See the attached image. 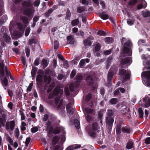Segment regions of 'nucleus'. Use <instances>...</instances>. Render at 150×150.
<instances>
[{
	"label": "nucleus",
	"mask_w": 150,
	"mask_h": 150,
	"mask_svg": "<svg viewBox=\"0 0 150 150\" xmlns=\"http://www.w3.org/2000/svg\"><path fill=\"white\" fill-rule=\"evenodd\" d=\"M116 110L115 109H108L105 117V122L108 129V132L110 133L112 129L115 117V112Z\"/></svg>",
	"instance_id": "obj_1"
},
{
	"label": "nucleus",
	"mask_w": 150,
	"mask_h": 150,
	"mask_svg": "<svg viewBox=\"0 0 150 150\" xmlns=\"http://www.w3.org/2000/svg\"><path fill=\"white\" fill-rule=\"evenodd\" d=\"M35 10L30 8H27L23 11L24 14L29 17H31L33 15Z\"/></svg>",
	"instance_id": "obj_7"
},
{
	"label": "nucleus",
	"mask_w": 150,
	"mask_h": 150,
	"mask_svg": "<svg viewBox=\"0 0 150 150\" xmlns=\"http://www.w3.org/2000/svg\"><path fill=\"white\" fill-rule=\"evenodd\" d=\"M44 78L43 70L40 69L38 70V74L36 76V82L37 86L39 88L42 87Z\"/></svg>",
	"instance_id": "obj_4"
},
{
	"label": "nucleus",
	"mask_w": 150,
	"mask_h": 150,
	"mask_svg": "<svg viewBox=\"0 0 150 150\" xmlns=\"http://www.w3.org/2000/svg\"><path fill=\"white\" fill-rule=\"evenodd\" d=\"M40 59L39 57L36 58L34 61V65L36 66L40 64Z\"/></svg>",
	"instance_id": "obj_55"
},
{
	"label": "nucleus",
	"mask_w": 150,
	"mask_h": 150,
	"mask_svg": "<svg viewBox=\"0 0 150 150\" xmlns=\"http://www.w3.org/2000/svg\"><path fill=\"white\" fill-rule=\"evenodd\" d=\"M92 130H90L88 132V134L91 136L93 137H95L96 136V133H95Z\"/></svg>",
	"instance_id": "obj_40"
},
{
	"label": "nucleus",
	"mask_w": 150,
	"mask_h": 150,
	"mask_svg": "<svg viewBox=\"0 0 150 150\" xmlns=\"http://www.w3.org/2000/svg\"><path fill=\"white\" fill-rule=\"evenodd\" d=\"M60 132V130L58 127H57L54 129H53L52 132L54 134H59Z\"/></svg>",
	"instance_id": "obj_50"
},
{
	"label": "nucleus",
	"mask_w": 150,
	"mask_h": 150,
	"mask_svg": "<svg viewBox=\"0 0 150 150\" xmlns=\"http://www.w3.org/2000/svg\"><path fill=\"white\" fill-rule=\"evenodd\" d=\"M37 41L35 38H32L29 41V44L31 45L33 43H36L37 42Z\"/></svg>",
	"instance_id": "obj_51"
},
{
	"label": "nucleus",
	"mask_w": 150,
	"mask_h": 150,
	"mask_svg": "<svg viewBox=\"0 0 150 150\" xmlns=\"http://www.w3.org/2000/svg\"><path fill=\"white\" fill-rule=\"evenodd\" d=\"M118 102L117 99L116 98H113L109 100V103L111 105H115Z\"/></svg>",
	"instance_id": "obj_27"
},
{
	"label": "nucleus",
	"mask_w": 150,
	"mask_h": 150,
	"mask_svg": "<svg viewBox=\"0 0 150 150\" xmlns=\"http://www.w3.org/2000/svg\"><path fill=\"white\" fill-rule=\"evenodd\" d=\"M131 59L130 57H125L122 59L120 61V63L122 65H124L130 62Z\"/></svg>",
	"instance_id": "obj_18"
},
{
	"label": "nucleus",
	"mask_w": 150,
	"mask_h": 150,
	"mask_svg": "<svg viewBox=\"0 0 150 150\" xmlns=\"http://www.w3.org/2000/svg\"><path fill=\"white\" fill-rule=\"evenodd\" d=\"M30 30V29L28 27H27L25 33V36H27L29 34Z\"/></svg>",
	"instance_id": "obj_58"
},
{
	"label": "nucleus",
	"mask_w": 150,
	"mask_h": 150,
	"mask_svg": "<svg viewBox=\"0 0 150 150\" xmlns=\"http://www.w3.org/2000/svg\"><path fill=\"white\" fill-rule=\"evenodd\" d=\"M96 78L94 73L92 71L90 72L85 79L87 84L88 85L92 86L93 90L95 89L96 88Z\"/></svg>",
	"instance_id": "obj_3"
},
{
	"label": "nucleus",
	"mask_w": 150,
	"mask_h": 150,
	"mask_svg": "<svg viewBox=\"0 0 150 150\" xmlns=\"http://www.w3.org/2000/svg\"><path fill=\"white\" fill-rule=\"evenodd\" d=\"M79 23V18H77L71 21V25L72 26H75L78 25Z\"/></svg>",
	"instance_id": "obj_25"
},
{
	"label": "nucleus",
	"mask_w": 150,
	"mask_h": 150,
	"mask_svg": "<svg viewBox=\"0 0 150 150\" xmlns=\"http://www.w3.org/2000/svg\"><path fill=\"white\" fill-rule=\"evenodd\" d=\"M144 106L146 108L150 106V98H149L147 101L144 104Z\"/></svg>",
	"instance_id": "obj_62"
},
{
	"label": "nucleus",
	"mask_w": 150,
	"mask_h": 150,
	"mask_svg": "<svg viewBox=\"0 0 150 150\" xmlns=\"http://www.w3.org/2000/svg\"><path fill=\"white\" fill-rule=\"evenodd\" d=\"M31 138L30 137H28L26 138L25 142V146L27 147L30 142Z\"/></svg>",
	"instance_id": "obj_57"
},
{
	"label": "nucleus",
	"mask_w": 150,
	"mask_h": 150,
	"mask_svg": "<svg viewBox=\"0 0 150 150\" xmlns=\"http://www.w3.org/2000/svg\"><path fill=\"white\" fill-rule=\"evenodd\" d=\"M143 16L145 18L149 16H150V11H147L143 13Z\"/></svg>",
	"instance_id": "obj_61"
},
{
	"label": "nucleus",
	"mask_w": 150,
	"mask_h": 150,
	"mask_svg": "<svg viewBox=\"0 0 150 150\" xmlns=\"http://www.w3.org/2000/svg\"><path fill=\"white\" fill-rule=\"evenodd\" d=\"M15 126V121L12 120L10 122H8L6 123V127L7 129H10L11 131H13L14 129Z\"/></svg>",
	"instance_id": "obj_6"
},
{
	"label": "nucleus",
	"mask_w": 150,
	"mask_h": 150,
	"mask_svg": "<svg viewBox=\"0 0 150 150\" xmlns=\"http://www.w3.org/2000/svg\"><path fill=\"white\" fill-rule=\"evenodd\" d=\"M105 12L103 11L101 13H98L99 16L103 20H106L109 18V16L108 14L105 13Z\"/></svg>",
	"instance_id": "obj_15"
},
{
	"label": "nucleus",
	"mask_w": 150,
	"mask_h": 150,
	"mask_svg": "<svg viewBox=\"0 0 150 150\" xmlns=\"http://www.w3.org/2000/svg\"><path fill=\"white\" fill-rule=\"evenodd\" d=\"M92 97V95L91 93H88L86 96L85 100L86 101H89L91 99Z\"/></svg>",
	"instance_id": "obj_54"
},
{
	"label": "nucleus",
	"mask_w": 150,
	"mask_h": 150,
	"mask_svg": "<svg viewBox=\"0 0 150 150\" xmlns=\"http://www.w3.org/2000/svg\"><path fill=\"white\" fill-rule=\"evenodd\" d=\"M13 35L15 37L18 38H20L22 35V34L21 32L18 31H16L14 32Z\"/></svg>",
	"instance_id": "obj_39"
},
{
	"label": "nucleus",
	"mask_w": 150,
	"mask_h": 150,
	"mask_svg": "<svg viewBox=\"0 0 150 150\" xmlns=\"http://www.w3.org/2000/svg\"><path fill=\"white\" fill-rule=\"evenodd\" d=\"M132 45V43L130 42H126L124 43V47L130 48Z\"/></svg>",
	"instance_id": "obj_41"
},
{
	"label": "nucleus",
	"mask_w": 150,
	"mask_h": 150,
	"mask_svg": "<svg viewBox=\"0 0 150 150\" xmlns=\"http://www.w3.org/2000/svg\"><path fill=\"white\" fill-rule=\"evenodd\" d=\"M59 139V137L57 135H56L53 137L52 140V145L53 146H54L57 143Z\"/></svg>",
	"instance_id": "obj_20"
},
{
	"label": "nucleus",
	"mask_w": 150,
	"mask_h": 150,
	"mask_svg": "<svg viewBox=\"0 0 150 150\" xmlns=\"http://www.w3.org/2000/svg\"><path fill=\"white\" fill-rule=\"evenodd\" d=\"M119 74L121 77H123V80L125 81L129 80L130 78L131 72L128 70H126L123 69H120Z\"/></svg>",
	"instance_id": "obj_5"
},
{
	"label": "nucleus",
	"mask_w": 150,
	"mask_h": 150,
	"mask_svg": "<svg viewBox=\"0 0 150 150\" xmlns=\"http://www.w3.org/2000/svg\"><path fill=\"white\" fill-rule=\"evenodd\" d=\"M114 75L111 74L110 72H108L107 76V81L108 83L107 84L108 86L111 85V82Z\"/></svg>",
	"instance_id": "obj_13"
},
{
	"label": "nucleus",
	"mask_w": 150,
	"mask_h": 150,
	"mask_svg": "<svg viewBox=\"0 0 150 150\" xmlns=\"http://www.w3.org/2000/svg\"><path fill=\"white\" fill-rule=\"evenodd\" d=\"M117 71V68L115 67H111L109 70L108 72H110L112 74L114 75L116 73Z\"/></svg>",
	"instance_id": "obj_26"
},
{
	"label": "nucleus",
	"mask_w": 150,
	"mask_h": 150,
	"mask_svg": "<svg viewBox=\"0 0 150 150\" xmlns=\"http://www.w3.org/2000/svg\"><path fill=\"white\" fill-rule=\"evenodd\" d=\"M93 114H87L85 116V118L87 121L88 122H90L94 120V118Z\"/></svg>",
	"instance_id": "obj_19"
},
{
	"label": "nucleus",
	"mask_w": 150,
	"mask_h": 150,
	"mask_svg": "<svg viewBox=\"0 0 150 150\" xmlns=\"http://www.w3.org/2000/svg\"><path fill=\"white\" fill-rule=\"evenodd\" d=\"M85 9V7L84 6H79L77 7L76 12L78 13H81L84 11Z\"/></svg>",
	"instance_id": "obj_29"
},
{
	"label": "nucleus",
	"mask_w": 150,
	"mask_h": 150,
	"mask_svg": "<svg viewBox=\"0 0 150 150\" xmlns=\"http://www.w3.org/2000/svg\"><path fill=\"white\" fill-rule=\"evenodd\" d=\"M25 52L27 57H29L30 55V49L29 47L25 48Z\"/></svg>",
	"instance_id": "obj_46"
},
{
	"label": "nucleus",
	"mask_w": 150,
	"mask_h": 150,
	"mask_svg": "<svg viewBox=\"0 0 150 150\" xmlns=\"http://www.w3.org/2000/svg\"><path fill=\"white\" fill-rule=\"evenodd\" d=\"M22 5L23 7L27 8L32 7L33 3L32 0H25L23 1Z\"/></svg>",
	"instance_id": "obj_9"
},
{
	"label": "nucleus",
	"mask_w": 150,
	"mask_h": 150,
	"mask_svg": "<svg viewBox=\"0 0 150 150\" xmlns=\"http://www.w3.org/2000/svg\"><path fill=\"white\" fill-rule=\"evenodd\" d=\"M47 129L48 130L49 133L50 134L52 133L53 131V127L51 125V122L48 121L46 123Z\"/></svg>",
	"instance_id": "obj_12"
},
{
	"label": "nucleus",
	"mask_w": 150,
	"mask_h": 150,
	"mask_svg": "<svg viewBox=\"0 0 150 150\" xmlns=\"http://www.w3.org/2000/svg\"><path fill=\"white\" fill-rule=\"evenodd\" d=\"M98 35L100 36H105L106 35V33L103 30H99L98 31L97 33Z\"/></svg>",
	"instance_id": "obj_43"
},
{
	"label": "nucleus",
	"mask_w": 150,
	"mask_h": 150,
	"mask_svg": "<svg viewBox=\"0 0 150 150\" xmlns=\"http://www.w3.org/2000/svg\"><path fill=\"white\" fill-rule=\"evenodd\" d=\"M86 64L85 60L84 59H81L79 63V67L82 68L83 66L85 65Z\"/></svg>",
	"instance_id": "obj_37"
},
{
	"label": "nucleus",
	"mask_w": 150,
	"mask_h": 150,
	"mask_svg": "<svg viewBox=\"0 0 150 150\" xmlns=\"http://www.w3.org/2000/svg\"><path fill=\"white\" fill-rule=\"evenodd\" d=\"M71 16V13L69 9H67L66 13L65 19L66 20H69Z\"/></svg>",
	"instance_id": "obj_32"
},
{
	"label": "nucleus",
	"mask_w": 150,
	"mask_h": 150,
	"mask_svg": "<svg viewBox=\"0 0 150 150\" xmlns=\"http://www.w3.org/2000/svg\"><path fill=\"white\" fill-rule=\"evenodd\" d=\"M81 81L78 80H76L74 81V83L76 88H78L80 85Z\"/></svg>",
	"instance_id": "obj_52"
},
{
	"label": "nucleus",
	"mask_w": 150,
	"mask_h": 150,
	"mask_svg": "<svg viewBox=\"0 0 150 150\" xmlns=\"http://www.w3.org/2000/svg\"><path fill=\"white\" fill-rule=\"evenodd\" d=\"M92 128L94 131H97L98 129V124L96 122H93L92 124Z\"/></svg>",
	"instance_id": "obj_30"
},
{
	"label": "nucleus",
	"mask_w": 150,
	"mask_h": 150,
	"mask_svg": "<svg viewBox=\"0 0 150 150\" xmlns=\"http://www.w3.org/2000/svg\"><path fill=\"white\" fill-rule=\"evenodd\" d=\"M132 128L128 125L125 127H123L121 129L122 132L126 134H129L130 133Z\"/></svg>",
	"instance_id": "obj_11"
},
{
	"label": "nucleus",
	"mask_w": 150,
	"mask_h": 150,
	"mask_svg": "<svg viewBox=\"0 0 150 150\" xmlns=\"http://www.w3.org/2000/svg\"><path fill=\"white\" fill-rule=\"evenodd\" d=\"M2 118H0V122L3 127L5 125V123L6 122V118L5 115H3L2 116Z\"/></svg>",
	"instance_id": "obj_21"
},
{
	"label": "nucleus",
	"mask_w": 150,
	"mask_h": 150,
	"mask_svg": "<svg viewBox=\"0 0 150 150\" xmlns=\"http://www.w3.org/2000/svg\"><path fill=\"white\" fill-rule=\"evenodd\" d=\"M76 73V70L75 69H73L70 75L71 78H73L75 76Z\"/></svg>",
	"instance_id": "obj_49"
},
{
	"label": "nucleus",
	"mask_w": 150,
	"mask_h": 150,
	"mask_svg": "<svg viewBox=\"0 0 150 150\" xmlns=\"http://www.w3.org/2000/svg\"><path fill=\"white\" fill-rule=\"evenodd\" d=\"M134 145V142L131 140H129L127 143L126 148L129 150L133 148Z\"/></svg>",
	"instance_id": "obj_14"
},
{
	"label": "nucleus",
	"mask_w": 150,
	"mask_h": 150,
	"mask_svg": "<svg viewBox=\"0 0 150 150\" xmlns=\"http://www.w3.org/2000/svg\"><path fill=\"white\" fill-rule=\"evenodd\" d=\"M85 111L87 114H93V110L88 108H86L85 109Z\"/></svg>",
	"instance_id": "obj_38"
},
{
	"label": "nucleus",
	"mask_w": 150,
	"mask_h": 150,
	"mask_svg": "<svg viewBox=\"0 0 150 150\" xmlns=\"http://www.w3.org/2000/svg\"><path fill=\"white\" fill-rule=\"evenodd\" d=\"M94 40V38L92 36L88 37L83 41V44L85 46H91L92 44L91 41Z\"/></svg>",
	"instance_id": "obj_10"
},
{
	"label": "nucleus",
	"mask_w": 150,
	"mask_h": 150,
	"mask_svg": "<svg viewBox=\"0 0 150 150\" xmlns=\"http://www.w3.org/2000/svg\"><path fill=\"white\" fill-rule=\"evenodd\" d=\"M138 111L140 115V117L142 118L143 117L144 112L142 108H139Z\"/></svg>",
	"instance_id": "obj_42"
},
{
	"label": "nucleus",
	"mask_w": 150,
	"mask_h": 150,
	"mask_svg": "<svg viewBox=\"0 0 150 150\" xmlns=\"http://www.w3.org/2000/svg\"><path fill=\"white\" fill-rule=\"evenodd\" d=\"M74 123L76 129H79L80 128V125L79 121L77 119H75L74 120Z\"/></svg>",
	"instance_id": "obj_31"
},
{
	"label": "nucleus",
	"mask_w": 150,
	"mask_h": 150,
	"mask_svg": "<svg viewBox=\"0 0 150 150\" xmlns=\"http://www.w3.org/2000/svg\"><path fill=\"white\" fill-rule=\"evenodd\" d=\"M138 1V0H130L128 3L129 6H133L135 5Z\"/></svg>",
	"instance_id": "obj_45"
},
{
	"label": "nucleus",
	"mask_w": 150,
	"mask_h": 150,
	"mask_svg": "<svg viewBox=\"0 0 150 150\" xmlns=\"http://www.w3.org/2000/svg\"><path fill=\"white\" fill-rule=\"evenodd\" d=\"M101 48V46L100 44L99 43L96 44L95 47V51L96 52L98 51Z\"/></svg>",
	"instance_id": "obj_48"
},
{
	"label": "nucleus",
	"mask_w": 150,
	"mask_h": 150,
	"mask_svg": "<svg viewBox=\"0 0 150 150\" xmlns=\"http://www.w3.org/2000/svg\"><path fill=\"white\" fill-rule=\"evenodd\" d=\"M38 69L35 67H33L31 70V74L32 77V79L33 80L36 76V73Z\"/></svg>",
	"instance_id": "obj_16"
},
{
	"label": "nucleus",
	"mask_w": 150,
	"mask_h": 150,
	"mask_svg": "<svg viewBox=\"0 0 150 150\" xmlns=\"http://www.w3.org/2000/svg\"><path fill=\"white\" fill-rule=\"evenodd\" d=\"M17 25L19 30L22 31L23 33L24 31V29L23 28V24L20 23H18L17 24Z\"/></svg>",
	"instance_id": "obj_34"
},
{
	"label": "nucleus",
	"mask_w": 150,
	"mask_h": 150,
	"mask_svg": "<svg viewBox=\"0 0 150 150\" xmlns=\"http://www.w3.org/2000/svg\"><path fill=\"white\" fill-rule=\"evenodd\" d=\"M54 150H62L61 149V146L60 145H57L56 146H53Z\"/></svg>",
	"instance_id": "obj_64"
},
{
	"label": "nucleus",
	"mask_w": 150,
	"mask_h": 150,
	"mask_svg": "<svg viewBox=\"0 0 150 150\" xmlns=\"http://www.w3.org/2000/svg\"><path fill=\"white\" fill-rule=\"evenodd\" d=\"M67 39L68 41H69V44H73L74 43V39L72 37L71 35H70L67 36Z\"/></svg>",
	"instance_id": "obj_22"
},
{
	"label": "nucleus",
	"mask_w": 150,
	"mask_h": 150,
	"mask_svg": "<svg viewBox=\"0 0 150 150\" xmlns=\"http://www.w3.org/2000/svg\"><path fill=\"white\" fill-rule=\"evenodd\" d=\"M0 78L1 84L5 90H6L8 84V78L5 75L4 65L3 62H0Z\"/></svg>",
	"instance_id": "obj_2"
},
{
	"label": "nucleus",
	"mask_w": 150,
	"mask_h": 150,
	"mask_svg": "<svg viewBox=\"0 0 150 150\" xmlns=\"http://www.w3.org/2000/svg\"><path fill=\"white\" fill-rule=\"evenodd\" d=\"M105 40L106 42L109 43H112L113 41V38L111 37H107L105 38Z\"/></svg>",
	"instance_id": "obj_35"
},
{
	"label": "nucleus",
	"mask_w": 150,
	"mask_h": 150,
	"mask_svg": "<svg viewBox=\"0 0 150 150\" xmlns=\"http://www.w3.org/2000/svg\"><path fill=\"white\" fill-rule=\"evenodd\" d=\"M7 19V16L4 15L2 16L1 17V19L0 20V22L1 23L3 24L4 22Z\"/></svg>",
	"instance_id": "obj_47"
},
{
	"label": "nucleus",
	"mask_w": 150,
	"mask_h": 150,
	"mask_svg": "<svg viewBox=\"0 0 150 150\" xmlns=\"http://www.w3.org/2000/svg\"><path fill=\"white\" fill-rule=\"evenodd\" d=\"M67 112L69 113L70 114H73L75 110L74 108H72L68 110H67Z\"/></svg>",
	"instance_id": "obj_56"
},
{
	"label": "nucleus",
	"mask_w": 150,
	"mask_h": 150,
	"mask_svg": "<svg viewBox=\"0 0 150 150\" xmlns=\"http://www.w3.org/2000/svg\"><path fill=\"white\" fill-rule=\"evenodd\" d=\"M59 47V42L58 41L56 40L54 41V48L57 49Z\"/></svg>",
	"instance_id": "obj_63"
},
{
	"label": "nucleus",
	"mask_w": 150,
	"mask_h": 150,
	"mask_svg": "<svg viewBox=\"0 0 150 150\" xmlns=\"http://www.w3.org/2000/svg\"><path fill=\"white\" fill-rule=\"evenodd\" d=\"M123 51L124 53L128 54L130 52L129 48L126 47H123Z\"/></svg>",
	"instance_id": "obj_44"
},
{
	"label": "nucleus",
	"mask_w": 150,
	"mask_h": 150,
	"mask_svg": "<svg viewBox=\"0 0 150 150\" xmlns=\"http://www.w3.org/2000/svg\"><path fill=\"white\" fill-rule=\"evenodd\" d=\"M145 68L146 69L149 70L143 72L142 73V76H143L145 78H146L147 80L150 79V66L145 67Z\"/></svg>",
	"instance_id": "obj_8"
},
{
	"label": "nucleus",
	"mask_w": 150,
	"mask_h": 150,
	"mask_svg": "<svg viewBox=\"0 0 150 150\" xmlns=\"http://www.w3.org/2000/svg\"><path fill=\"white\" fill-rule=\"evenodd\" d=\"M3 37L6 42H9L11 40V38L6 33H4L3 34Z\"/></svg>",
	"instance_id": "obj_23"
},
{
	"label": "nucleus",
	"mask_w": 150,
	"mask_h": 150,
	"mask_svg": "<svg viewBox=\"0 0 150 150\" xmlns=\"http://www.w3.org/2000/svg\"><path fill=\"white\" fill-rule=\"evenodd\" d=\"M42 63L43 67L44 69H45L47 67L48 65V62L46 59H43L42 61Z\"/></svg>",
	"instance_id": "obj_33"
},
{
	"label": "nucleus",
	"mask_w": 150,
	"mask_h": 150,
	"mask_svg": "<svg viewBox=\"0 0 150 150\" xmlns=\"http://www.w3.org/2000/svg\"><path fill=\"white\" fill-rule=\"evenodd\" d=\"M75 88V86L74 83H72L70 84L69 85V90L71 92H73L74 90V89Z\"/></svg>",
	"instance_id": "obj_53"
},
{
	"label": "nucleus",
	"mask_w": 150,
	"mask_h": 150,
	"mask_svg": "<svg viewBox=\"0 0 150 150\" xmlns=\"http://www.w3.org/2000/svg\"><path fill=\"white\" fill-rule=\"evenodd\" d=\"M52 80V78L50 76L45 75L44 77L43 80L45 83L49 84L51 82Z\"/></svg>",
	"instance_id": "obj_17"
},
{
	"label": "nucleus",
	"mask_w": 150,
	"mask_h": 150,
	"mask_svg": "<svg viewBox=\"0 0 150 150\" xmlns=\"http://www.w3.org/2000/svg\"><path fill=\"white\" fill-rule=\"evenodd\" d=\"M121 125L120 124H117L116 128V133L117 134L120 135L121 133Z\"/></svg>",
	"instance_id": "obj_24"
},
{
	"label": "nucleus",
	"mask_w": 150,
	"mask_h": 150,
	"mask_svg": "<svg viewBox=\"0 0 150 150\" xmlns=\"http://www.w3.org/2000/svg\"><path fill=\"white\" fill-rule=\"evenodd\" d=\"M83 76L80 73H78L75 77L76 80H78L81 82Z\"/></svg>",
	"instance_id": "obj_36"
},
{
	"label": "nucleus",
	"mask_w": 150,
	"mask_h": 150,
	"mask_svg": "<svg viewBox=\"0 0 150 150\" xmlns=\"http://www.w3.org/2000/svg\"><path fill=\"white\" fill-rule=\"evenodd\" d=\"M53 9L52 8H50L47 11H46L44 15L45 17H48L53 12Z\"/></svg>",
	"instance_id": "obj_28"
},
{
	"label": "nucleus",
	"mask_w": 150,
	"mask_h": 150,
	"mask_svg": "<svg viewBox=\"0 0 150 150\" xmlns=\"http://www.w3.org/2000/svg\"><path fill=\"white\" fill-rule=\"evenodd\" d=\"M33 86V84L32 83H30L28 87L26 89V91L27 92H30L32 90V87Z\"/></svg>",
	"instance_id": "obj_60"
},
{
	"label": "nucleus",
	"mask_w": 150,
	"mask_h": 150,
	"mask_svg": "<svg viewBox=\"0 0 150 150\" xmlns=\"http://www.w3.org/2000/svg\"><path fill=\"white\" fill-rule=\"evenodd\" d=\"M112 51V49L105 50L103 51V53L105 55H108L111 53Z\"/></svg>",
	"instance_id": "obj_59"
}]
</instances>
